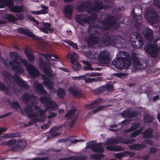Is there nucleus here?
<instances>
[{"instance_id":"1","label":"nucleus","mask_w":160,"mask_h":160,"mask_svg":"<svg viewBox=\"0 0 160 160\" xmlns=\"http://www.w3.org/2000/svg\"><path fill=\"white\" fill-rule=\"evenodd\" d=\"M33 86L35 92L39 94L44 95L39 99L40 102L44 104L46 110L50 108L55 109L57 107L56 103L51 101L48 97L45 96L48 94V92L44 90L42 85L38 82L36 81L33 83Z\"/></svg>"},{"instance_id":"2","label":"nucleus","mask_w":160,"mask_h":160,"mask_svg":"<svg viewBox=\"0 0 160 160\" xmlns=\"http://www.w3.org/2000/svg\"><path fill=\"white\" fill-rule=\"evenodd\" d=\"M112 63L119 70L127 69L131 65L130 54L125 51L119 52L112 62Z\"/></svg>"},{"instance_id":"3","label":"nucleus","mask_w":160,"mask_h":160,"mask_svg":"<svg viewBox=\"0 0 160 160\" xmlns=\"http://www.w3.org/2000/svg\"><path fill=\"white\" fill-rule=\"evenodd\" d=\"M1 74L5 76L3 78V80L6 83L9 82V79L12 78L19 87L26 90H28L29 88V86L27 82L23 80L19 75L17 73H15L13 76L9 72L6 71H3L2 72Z\"/></svg>"},{"instance_id":"4","label":"nucleus","mask_w":160,"mask_h":160,"mask_svg":"<svg viewBox=\"0 0 160 160\" xmlns=\"http://www.w3.org/2000/svg\"><path fill=\"white\" fill-rule=\"evenodd\" d=\"M116 17L109 15L104 19L100 21L101 28L104 30H109L117 28L119 26L116 25Z\"/></svg>"},{"instance_id":"5","label":"nucleus","mask_w":160,"mask_h":160,"mask_svg":"<svg viewBox=\"0 0 160 160\" xmlns=\"http://www.w3.org/2000/svg\"><path fill=\"white\" fill-rule=\"evenodd\" d=\"M10 58L13 60V61H10L9 62V64L12 70L16 73L21 74L24 72L23 69L21 66L19 65V62L18 60L20 59L18 54L16 52H12L9 53Z\"/></svg>"},{"instance_id":"6","label":"nucleus","mask_w":160,"mask_h":160,"mask_svg":"<svg viewBox=\"0 0 160 160\" xmlns=\"http://www.w3.org/2000/svg\"><path fill=\"white\" fill-rule=\"evenodd\" d=\"M130 39L132 45L136 48H140L144 43L142 36L136 32L132 33Z\"/></svg>"},{"instance_id":"7","label":"nucleus","mask_w":160,"mask_h":160,"mask_svg":"<svg viewBox=\"0 0 160 160\" xmlns=\"http://www.w3.org/2000/svg\"><path fill=\"white\" fill-rule=\"evenodd\" d=\"M135 9V7L133 8L131 14L133 15V19L135 22L134 24L135 27L136 28H140L141 26L142 18L141 14L142 10L140 8H136V9H137L140 12L139 13H135L134 10Z\"/></svg>"},{"instance_id":"8","label":"nucleus","mask_w":160,"mask_h":160,"mask_svg":"<svg viewBox=\"0 0 160 160\" xmlns=\"http://www.w3.org/2000/svg\"><path fill=\"white\" fill-rule=\"evenodd\" d=\"M98 60L100 63L104 65L110 63L111 58L109 52L106 50L101 51L98 56Z\"/></svg>"},{"instance_id":"9","label":"nucleus","mask_w":160,"mask_h":160,"mask_svg":"<svg viewBox=\"0 0 160 160\" xmlns=\"http://www.w3.org/2000/svg\"><path fill=\"white\" fill-rule=\"evenodd\" d=\"M145 17L149 23L153 24L157 22L158 16V13L155 10L150 9L148 10Z\"/></svg>"},{"instance_id":"10","label":"nucleus","mask_w":160,"mask_h":160,"mask_svg":"<svg viewBox=\"0 0 160 160\" xmlns=\"http://www.w3.org/2000/svg\"><path fill=\"white\" fill-rule=\"evenodd\" d=\"M27 142L24 138L18 139L16 144L11 147V151L13 152H19L22 151L26 147Z\"/></svg>"},{"instance_id":"11","label":"nucleus","mask_w":160,"mask_h":160,"mask_svg":"<svg viewBox=\"0 0 160 160\" xmlns=\"http://www.w3.org/2000/svg\"><path fill=\"white\" fill-rule=\"evenodd\" d=\"M39 65L42 69L43 72L48 77L52 78L55 76V74L51 72L52 70L50 67L41 58L39 59Z\"/></svg>"},{"instance_id":"12","label":"nucleus","mask_w":160,"mask_h":160,"mask_svg":"<svg viewBox=\"0 0 160 160\" xmlns=\"http://www.w3.org/2000/svg\"><path fill=\"white\" fill-rule=\"evenodd\" d=\"M92 18L84 14H80L76 16L75 20L76 22L82 26H84L85 23H89L90 20Z\"/></svg>"},{"instance_id":"13","label":"nucleus","mask_w":160,"mask_h":160,"mask_svg":"<svg viewBox=\"0 0 160 160\" xmlns=\"http://www.w3.org/2000/svg\"><path fill=\"white\" fill-rule=\"evenodd\" d=\"M17 31L20 33L28 36L29 37L36 40H40L41 38L33 34L31 31L27 28H20L17 30Z\"/></svg>"},{"instance_id":"14","label":"nucleus","mask_w":160,"mask_h":160,"mask_svg":"<svg viewBox=\"0 0 160 160\" xmlns=\"http://www.w3.org/2000/svg\"><path fill=\"white\" fill-rule=\"evenodd\" d=\"M78 56V55L75 53L69 54L68 56V58L71 59L72 67L76 70H79L81 68V65L80 63L76 59Z\"/></svg>"},{"instance_id":"15","label":"nucleus","mask_w":160,"mask_h":160,"mask_svg":"<svg viewBox=\"0 0 160 160\" xmlns=\"http://www.w3.org/2000/svg\"><path fill=\"white\" fill-rule=\"evenodd\" d=\"M86 145L87 148H90L94 152L102 153L104 151L103 148L100 143H91L88 142L87 143Z\"/></svg>"},{"instance_id":"16","label":"nucleus","mask_w":160,"mask_h":160,"mask_svg":"<svg viewBox=\"0 0 160 160\" xmlns=\"http://www.w3.org/2000/svg\"><path fill=\"white\" fill-rule=\"evenodd\" d=\"M109 33L106 32L105 34V37H103L102 38V41L105 46H108L112 42H114L116 41L115 37L112 35L108 36Z\"/></svg>"},{"instance_id":"17","label":"nucleus","mask_w":160,"mask_h":160,"mask_svg":"<svg viewBox=\"0 0 160 160\" xmlns=\"http://www.w3.org/2000/svg\"><path fill=\"white\" fill-rule=\"evenodd\" d=\"M29 75L33 78H35L40 75V72L35 66L32 64H29L26 69Z\"/></svg>"},{"instance_id":"18","label":"nucleus","mask_w":160,"mask_h":160,"mask_svg":"<svg viewBox=\"0 0 160 160\" xmlns=\"http://www.w3.org/2000/svg\"><path fill=\"white\" fill-rule=\"evenodd\" d=\"M121 115L124 118H132L138 116V113L136 111H131L129 109H127L121 112Z\"/></svg>"},{"instance_id":"19","label":"nucleus","mask_w":160,"mask_h":160,"mask_svg":"<svg viewBox=\"0 0 160 160\" xmlns=\"http://www.w3.org/2000/svg\"><path fill=\"white\" fill-rule=\"evenodd\" d=\"M91 6V2L89 1H86L83 3L79 4L77 7L78 10L80 12H83L85 10L90 11V6Z\"/></svg>"},{"instance_id":"20","label":"nucleus","mask_w":160,"mask_h":160,"mask_svg":"<svg viewBox=\"0 0 160 160\" xmlns=\"http://www.w3.org/2000/svg\"><path fill=\"white\" fill-rule=\"evenodd\" d=\"M63 10L65 17L68 18H70L73 11V6L70 4H68L64 7Z\"/></svg>"},{"instance_id":"21","label":"nucleus","mask_w":160,"mask_h":160,"mask_svg":"<svg viewBox=\"0 0 160 160\" xmlns=\"http://www.w3.org/2000/svg\"><path fill=\"white\" fill-rule=\"evenodd\" d=\"M103 8L102 2L100 1H96L93 5L90 6V11L98 12L102 9Z\"/></svg>"},{"instance_id":"22","label":"nucleus","mask_w":160,"mask_h":160,"mask_svg":"<svg viewBox=\"0 0 160 160\" xmlns=\"http://www.w3.org/2000/svg\"><path fill=\"white\" fill-rule=\"evenodd\" d=\"M143 34L146 39L148 41H151L153 36L152 30L148 28H146L144 29L143 32Z\"/></svg>"},{"instance_id":"23","label":"nucleus","mask_w":160,"mask_h":160,"mask_svg":"<svg viewBox=\"0 0 160 160\" xmlns=\"http://www.w3.org/2000/svg\"><path fill=\"white\" fill-rule=\"evenodd\" d=\"M33 109L31 106H28L25 107L24 108V111L25 112L26 116L31 118H32L36 117H38V115L36 113L33 112Z\"/></svg>"},{"instance_id":"24","label":"nucleus","mask_w":160,"mask_h":160,"mask_svg":"<svg viewBox=\"0 0 160 160\" xmlns=\"http://www.w3.org/2000/svg\"><path fill=\"white\" fill-rule=\"evenodd\" d=\"M22 98L23 100L26 103L32 101L33 100H35L37 97L33 94L29 95L28 93H25L23 94Z\"/></svg>"},{"instance_id":"25","label":"nucleus","mask_w":160,"mask_h":160,"mask_svg":"<svg viewBox=\"0 0 160 160\" xmlns=\"http://www.w3.org/2000/svg\"><path fill=\"white\" fill-rule=\"evenodd\" d=\"M71 94L75 97H80L82 95V92L76 87H71L68 89Z\"/></svg>"},{"instance_id":"26","label":"nucleus","mask_w":160,"mask_h":160,"mask_svg":"<svg viewBox=\"0 0 160 160\" xmlns=\"http://www.w3.org/2000/svg\"><path fill=\"white\" fill-rule=\"evenodd\" d=\"M24 52L28 61L31 62L35 61V56L32 52L27 49H24Z\"/></svg>"},{"instance_id":"27","label":"nucleus","mask_w":160,"mask_h":160,"mask_svg":"<svg viewBox=\"0 0 160 160\" xmlns=\"http://www.w3.org/2000/svg\"><path fill=\"white\" fill-rule=\"evenodd\" d=\"M42 78L44 80L43 84L45 86L48 87L50 90L53 89H54V87H53V84L49 78L44 75L42 76Z\"/></svg>"},{"instance_id":"28","label":"nucleus","mask_w":160,"mask_h":160,"mask_svg":"<svg viewBox=\"0 0 160 160\" xmlns=\"http://www.w3.org/2000/svg\"><path fill=\"white\" fill-rule=\"evenodd\" d=\"M140 126V124L139 122H134L132 124L129 128L124 130L123 132L125 133L132 132L138 128Z\"/></svg>"},{"instance_id":"29","label":"nucleus","mask_w":160,"mask_h":160,"mask_svg":"<svg viewBox=\"0 0 160 160\" xmlns=\"http://www.w3.org/2000/svg\"><path fill=\"white\" fill-rule=\"evenodd\" d=\"M146 147L142 144L135 143L129 145V148L132 150L139 151L142 149Z\"/></svg>"},{"instance_id":"30","label":"nucleus","mask_w":160,"mask_h":160,"mask_svg":"<svg viewBox=\"0 0 160 160\" xmlns=\"http://www.w3.org/2000/svg\"><path fill=\"white\" fill-rule=\"evenodd\" d=\"M153 130L152 128H148L142 133L144 138H151L153 137Z\"/></svg>"},{"instance_id":"31","label":"nucleus","mask_w":160,"mask_h":160,"mask_svg":"<svg viewBox=\"0 0 160 160\" xmlns=\"http://www.w3.org/2000/svg\"><path fill=\"white\" fill-rule=\"evenodd\" d=\"M10 11L17 13H20L24 12L25 9L23 5L19 6L16 5L12 7L10 9Z\"/></svg>"},{"instance_id":"32","label":"nucleus","mask_w":160,"mask_h":160,"mask_svg":"<svg viewBox=\"0 0 160 160\" xmlns=\"http://www.w3.org/2000/svg\"><path fill=\"white\" fill-rule=\"evenodd\" d=\"M99 38L95 34H92L89 36L87 40V42L90 43L91 45H93L97 43L98 41Z\"/></svg>"},{"instance_id":"33","label":"nucleus","mask_w":160,"mask_h":160,"mask_svg":"<svg viewBox=\"0 0 160 160\" xmlns=\"http://www.w3.org/2000/svg\"><path fill=\"white\" fill-rule=\"evenodd\" d=\"M76 111V108L74 107H72L68 111L65 115V117L68 120L72 119Z\"/></svg>"},{"instance_id":"34","label":"nucleus","mask_w":160,"mask_h":160,"mask_svg":"<svg viewBox=\"0 0 160 160\" xmlns=\"http://www.w3.org/2000/svg\"><path fill=\"white\" fill-rule=\"evenodd\" d=\"M65 91L62 88L58 87L56 91V94L59 98H63L65 95Z\"/></svg>"},{"instance_id":"35","label":"nucleus","mask_w":160,"mask_h":160,"mask_svg":"<svg viewBox=\"0 0 160 160\" xmlns=\"http://www.w3.org/2000/svg\"><path fill=\"white\" fill-rule=\"evenodd\" d=\"M5 18L9 22H15L18 21V19L15 16L9 14H7L5 15Z\"/></svg>"},{"instance_id":"36","label":"nucleus","mask_w":160,"mask_h":160,"mask_svg":"<svg viewBox=\"0 0 160 160\" xmlns=\"http://www.w3.org/2000/svg\"><path fill=\"white\" fill-rule=\"evenodd\" d=\"M107 149L108 150L115 152H118L123 150L124 149L120 145L117 146L116 147H112L109 146L107 147Z\"/></svg>"},{"instance_id":"37","label":"nucleus","mask_w":160,"mask_h":160,"mask_svg":"<svg viewBox=\"0 0 160 160\" xmlns=\"http://www.w3.org/2000/svg\"><path fill=\"white\" fill-rule=\"evenodd\" d=\"M51 27V25L48 22H43V26L42 27H40V30L43 32L48 34V29Z\"/></svg>"},{"instance_id":"38","label":"nucleus","mask_w":160,"mask_h":160,"mask_svg":"<svg viewBox=\"0 0 160 160\" xmlns=\"http://www.w3.org/2000/svg\"><path fill=\"white\" fill-rule=\"evenodd\" d=\"M11 107L12 109H15V111H18L17 108H19L21 111V113L22 114L23 112H22V109L18 102L17 101H13L11 104Z\"/></svg>"},{"instance_id":"39","label":"nucleus","mask_w":160,"mask_h":160,"mask_svg":"<svg viewBox=\"0 0 160 160\" xmlns=\"http://www.w3.org/2000/svg\"><path fill=\"white\" fill-rule=\"evenodd\" d=\"M0 90L3 91L6 94H10L9 88L2 82H0Z\"/></svg>"},{"instance_id":"40","label":"nucleus","mask_w":160,"mask_h":160,"mask_svg":"<svg viewBox=\"0 0 160 160\" xmlns=\"http://www.w3.org/2000/svg\"><path fill=\"white\" fill-rule=\"evenodd\" d=\"M91 158L95 160H100L104 157V155L102 154H93L91 155Z\"/></svg>"},{"instance_id":"41","label":"nucleus","mask_w":160,"mask_h":160,"mask_svg":"<svg viewBox=\"0 0 160 160\" xmlns=\"http://www.w3.org/2000/svg\"><path fill=\"white\" fill-rule=\"evenodd\" d=\"M153 116L148 114H145L144 116V121L145 122L151 123L153 121Z\"/></svg>"},{"instance_id":"42","label":"nucleus","mask_w":160,"mask_h":160,"mask_svg":"<svg viewBox=\"0 0 160 160\" xmlns=\"http://www.w3.org/2000/svg\"><path fill=\"white\" fill-rule=\"evenodd\" d=\"M132 60L133 65L135 67L140 66L141 67V64L138 58L136 56H133L132 57Z\"/></svg>"},{"instance_id":"43","label":"nucleus","mask_w":160,"mask_h":160,"mask_svg":"<svg viewBox=\"0 0 160 160\" xmlns=\"http://www.w3.org/2000/svg\"><path fill=\"white\" fill-rule=\"evenodd\" d=\"M58 128L57 127H54L51 128L50 130V132L51 133V136L55 137L60 135V134L58 132H56L58 129Z\"/></svg>"},{"instance_id":"44","label":"nucleus","mask_w":160,"mask_h":160,"mask_svg":"<svg viewBox=\"0 0 160 160\" xmlns=\"http://www.w3.org/2000/svg\"><path fill=\"white\" fill-rule=\"evenodd\" d=\"M65 42L69 45L72 48L74 49L77 50L78 49V47L76 43H74L69 40H66L64 41Z\"/></svg>"},{"instance_id":"45","label":"nucleus","mask_w":160,"mask_h":160,"mask_svg":"<svg viewBox=\"0 0 160 160\" xmlns=\"http://www.w3.org/2000/svg\"><path fill=\"white\" fill-rule=\"evenodd\" d=\"M142 129L141 128H139L131 133L130 135V137L135 138L138 135L140 134L142 132Z\"/></svg>"},{"instance_id":"46","label":"nucleus","mask_w":160,"mask_h":160,"mask_svg":"<svg viewBox=\"0 0 160 160\" xmlns=\"http://www.w3.org/2000/svg\"><path fill=\"white\" fill-rule=\"evenodd\" d=\"M20 136V134L19 132H14L6 134L5 137L8 138H15L19 137Z\"/></svg>"},{"instance_id":"47","label":"nucleus","mask_w":160,"mask_h":160,"mask_svg":"<svg viewBox=\"0 0 160 160\" xmlns=\"http://www.w3.org/2000/svg\"><path fill=\"white\" fill-rule=\"evenodd\" d=\"M104 91H105L104 88L103 86H102L93 90V92L95 94H99Z\"/></svg>"},{"instance_id":"48","label":"nucleus","mask_w":160,"mask_h":160,"mask_svg":"<svg viewBox=\"0 0 160 160\" xmlns=\"http://www.w3.org/2000/svg\"><path fill=\"white\" fill-rule=\"evenodd\" d=\"M41 6L43 9L38 11L40 14H45L48 12V7H47L43 5H41Z\"/></svg>"},{"instance_id":"49","label":"nucleus","mask_w":160,"mask_h":160,"mask_svg":"<svg viewBox=\"0 0 160 160\" xmlns=\"http://www.w3.org/2000/svg\"><path fill=\"white\" fill-rule=\"evenodd\" d=\"M99 75V73H94L92 72L91 73H87L84 75H82L83 77V79H85L87 78L88 77H95L96 76H98Z\"/></svg>"},{"instance_id":"50","label":"nucleus","mask_w":160,"mask_h":160,"mask_svg":"<svg viewBox=\"0 0 160 160\" xmlns=\"http://www.w3.org/2000/svg\"><path fill=\"white\" fill-rule=\"evenodd\" d=\"M135 141V139H132L130 140L128 139H122V140L121 141L123 143L126 144H131Z\"/></svg>"},{"instance_id":"51","label":"nucleus","mask_w":160,"mask_h":160,"mask_svg":"<svg viewBox=\"0 0 160 160\" xmlns=\"http://www.w3.org/2000/svg\"><path fill=\"white\" fill-rule=\"evenodd\" d=\"M115 157L118 159H120L122 158L126 157L125 152H119L114 154Z\"/></svg>"},{"instance_id":"52","label":"nucleus","mask_w":160,"mask_h":160,"mask_svg":"<svg viewBox=\"0 0 160 160\" xmlns=\"http://www.w3.org/2000/svg\"><path fill=\"white\" fill-rule=\"evenodd\" d=\"M105 91H108L109 92L113 91V86L110 84H107L103 86Z\"/></svg>"},{"instance_id":"53","label":"nucleus","mask_w":160,"mask_h":160,"mask_svg":"<svg viewBox=\"0 0 160 160\" xmlns=\"http://www.w3.org/2000/svg\"><path fill=\"white\" fill-rule=\"evenodd\" d=\"M77 118L78 116H76L71 119L69 123V126L70 128H72L73 127L75 123L76 122Z\"/></svg>"},{"instance_id":"54","label":"nucleus","mask_w":160,"mask_h":160,"mask_svg":"<svg viewBox=\"0 0 160 160\" xmlns=\"http://www.w3.org/2000/svg\"><path fill=\"white\" fill-rule=\"evenodd\" d=\"M86 56L87 58L91 60H93L95 58L94 55L91 52H86Z\"/></svg>"},{"instance_id":"55","label":"nucleus","mask_w":160,"mask_h":160,"mask_svg":"<svg viewBox=\"0 0 160 160\" xmlns=\"http://www.w3.org/2000/svg\"><path fill=\"white\" fill-rule=\"evenodd\" d=\"M72 160H85L86 158L82 156H72Z\"/></svg>"},{"instance_id":"56","label":"nucleus","mask_w":160,"mask_h":160,"mask_svg":"<svg viewBox=\"0 0 160 160\" xmlns=\"http://www.w3.org/2000/svg\"><path fill=\"white\" fill-rule=\"evenodd\" d=\"M113 144V138H111L108 139L106 142V144L107 145L106 148H107V147L109 146H111L112 147H113L112 145Z\"/></svg>"},{"instance_id":"57","label":"nucleus","mask_w":160,"mask_h":160,"mask_svg":"<svg viewBox=\"0 0 160 160\" xmlns=\"http://www.w3.org/2000/svg\"><path fill=\"white\" fill-rule=\"evenodd\" d=\"M95 107V105L93 101L91 103L89 104H87L85 106V108L88 109L94 108Z\"/></svg>"},{"instance_id":"58","label":"nucleus","mask_w":160,"mask_h":160,"mask_svg":"<svg viewBox=\"0 0 160 160\" xmlns=\"http://www.w3.org/2000/svg\"><path fill=\"white\" fill-rule=\"evenodd\" d=\"M28 18L29 20L32 21L34 23V25L35 26H37L38 24V22L37 20L35 18H34L33 16H28Z\"/></svg>"},{"instance_id":"59","label":"nucleus","mask_w":160,"mask_h":160,"mask_svg":"<svg viewBox=\"0 0 160 160\" xmlns=\"http://www.w3.org/2000/svg\"><path fill=\"white\" fill-rule=\"evenodd\" d=\"M40 119L38 118H35L31 119L29 122V125H31L37 122H40Z\"/></svg>"},{"instance_id":"60","label":"nucleus","mask_w":160,"mask_h":160,"mask_svg":"<svg viewBox=\"0 0 160 160\" xmlns=\"http://www.w3.org/2000/svg\"><path fill=\"white\" fill-rule=\"evenodd\" d=\"M19 60L21 62L25 67L26 69H27V68L29 64H31L30 63H29L25 59H22L21 58H20Z\"/></svg>"},{"instance_id":"61","label":"nucleus","mask_w":160,"mask_h":160,"mask_svg":"<svg viewBox=\"0 0 160 160\" xmlns=\"http://www.w3.org/2000/svg\"><path fill=\"white\" fill-rule=\"evenodd\" d=\"M14 0H8L6 4H7L8 7H9L10 10V9L14 6Z\"/></svg>"},{"instance_id":"62","label":"nucleus","mask_w":160,"mask_h":160,"mask_svg":"<svg viewBox=\"0 0 160 160\" xmlns=\"http://www.w3.org/2000/svg\"><path fill=\"white\" fill-rule=\"evenodd\" d=\"M8 145L9 146H11L15 145L17 142V140L14 139H12L8 141Z\"/></svg>"},{"instance_id":"63","label":"nucleus","mask_w":160,"mask_h":160,"mask_svg":"<svg viewBox=\"0 0 160 160\" xmlns=\"http://www.w3.org/2000/svg\"><path fill=\"white\" fill-rule=\"evenodd\" d=\"M158 151V149L156 148L151 147L150 148L149 153L151 154H153L157 152Z\"/></svg>"},{"instance_id":"64","label":"nucleus","mask_w":160,"mask_h":160,"mask_svg":"<svg viewBox=\"0 0 160 160\" xmlns=\"http://www.w3.org/2000/svg\"><path fill=\"white\" fill-rule=\"evenodd\" d=\"M31 160H49L48 157L33 158Z\"/></svg>"}]
</instances>
